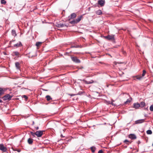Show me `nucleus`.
<instances>
[{
    "mask_svg": "<svg viewBox=\"0 0 153 153\" xmlns=\"http://www.w3.org/2000/svg\"><path fill=\"white\" fill-rule=\"evenodd\" d=\"M150 110L151 111H153V104L150 106Z\"/></svg>",
    "mask_w": 153,
    "mask_h": 153,
    "instance_id": "bb28decb",
    "label": "nucleus"
},
{
    "mask_svg": "<svg viewBox=\"0 0 153 153\" xmlns=\"http://www.w3.org/2000/svg\"><path fill=\"white\" fill-rule=\"evenodd\" d=\"M92 83V82H87V83L88 84H90V83Z\"/></svg>",
    "mask_w": 153,
    "mask_h": 153,
    "instance_id": "473e14b6",
    "label": "nucleus"
},
{
    "mask_svg": "<svg viewBox=\"0 0 153 153\" xmlns=\"http://www.w3.org/2000/svg\"><path fill=\"white\" fill-rule=\"evenodd\" d=\"M98 3L101 6H103L105 4V0H99L98 1Z\"/></svg>",
    "mask_w": 153,
    "mask_h": 153,
    "instance_id": "6e6552de",
    "label": "nucleus"
},
{
    "mask_svg": "<svg viewBox=\"0 0 153 153\" xmlns=\"http://www.w3.org/2000/svg\"><path fill=\"white\" fill-rule=\"evenodd\" d=\"M14 53L16 56H17L19 54V53L18 52L15 51L13 52Z\"/></svg>",
    "mask_w": 153,
    "mask_h": 153,
    "instance_id": "c85d7f7f",
    "label": "nucleus"
},
{
    "mask_svg": "<svg viewBox=\"0 0 153 153\" xmlns=\"http://www.w3.org/2000/svg\"><path fill=\"white\" fill-rule=\"evenodd\" d=\"M56 26L57 27H68V25H67L66 24H57L56 25Z\"/></svg>",
    "mask_w": 153,
    "mask_h": 153,
    "instance_id": "39448f33",
    "label": "nucleus"
},
{
    "mask_svg": "<svg viewBox=\"0 0 153 153\" xmlns=\"http://www.w3.org/2000/svg\"><path fill=\"white\" fill-rule=\"evenodd\" d=\"M12 97V96H10L9 94H7L4 96L2 98L4 101L10 100Z\"/></svg>",
    "mask_w": 153,
    "mask_h": 153,
    "instance_id": "f03ea898",
    "label": "nucleus"
},
{
    "mask_svg": "<svg viewBox=\"0 0 153 153\" xmlns=\"http://www.w3.org/2000/svg\"><path fill=\"white\" fill-rule=\"evenodd\" d=\"M146 71L145 70H143V73L142 74V76L143 77V76H144L145 74H146Z\"/></svg>",
    "mask_w": 153,
    "mask_h": 153,
    "instance_id": "a878e982",
    "label": "nucleus"
},
{
    "mask_svg": "<svg viewBox=\"0 0 153 153\" xmlns=\"http://www.w3.org/2000/svg\"><path fill=\"white\" fill-rule=\"evenodd\" d=\"M2 102V101L1 100V99H0V102Z\"/></svg>",
    "mask_w": 153,
    "mask_h": 153,
    "instance_id": "c9c22d12",
    "label": "nucleus"
},
{
    "mask_svg": "<svg viewBox=\"0 0 153 153\" xmlns=\"http://www.w3.org/2000/svg\"><path fill=\"white\" fill-rule=\"evenodd\" d=\"M111 104H112V105H113V104L112 102H111Z\"/></svg>",
    "mask_w": 153,
    "mask_h": 153,
    "instance_id": "ea45409f",
    "label": "nucleus"
},
{
    "mask_svg": "<svg viewBox=\"0 0 153 153\" xmlns=\"http://www.w3.org/2000/svg\"><path fill=\"white\" fill-rule=\"evenodd\" d=\"M73 95V94H72V95H71V96H73V95Z\"/></svg>",
    "mask_w": 153,
    "mask_h": 153,
    "instance_id": "58836bf2",
    "label": "nucleus"
},
{
    "mask_svg": "<svg viewBox=\"0 0 153 153\" xmlns=\"http://www.w3.org/2000/svg\"><path fill=\"white\" fill-rule=\"evenodd\" d=\"M5 91L4 88H0V97L4 93Z\"/></svg>",
    "mask_w": 153,
    "mask_h": 153,
    "instance_id": "9d476101",
    "label": "nucleus"
},
{
    "mask_svg": "<svg viewBox=\"0 0 153 153\" xmlns=\"http://www.w3.org/2000/svg\"><path fill=\"white\" fill-rule=\"evenodd\" d=\"M28 143L30 144H32L33 142V140L31 138H29L28 139Z\"/></svg>",
    "mask_w": 153,
    "mask_h": 153,
    "instance_id": "dca6fc26",
    "label": "nucleus"
},
{
    "mask_svg": "<svg viewBox=\"0 0 153 153\" xmlns=\"http://www.w3.org/2000/svg\"><path fill=\"white\" fill-rule=\"evenodd\" d=\"M12 35L13 36H16V32L14 30H12Z\"/></svg>",
    "mask_w": 153,
    "mask_h": 153,
    "instance_id": "6ab92c4d",
    "label": "nucleus"
},
{
    "mask_svg": "<svg viewBox=\"0 0 153 153\" xmlns=\"http://www.w3.org/2000/svg\"><path fill=\"white\" fill-rule=\"evenodd\" d=\"M46 98H47V100L48 101H49L51 100H52V98L49 95H47L46 96Z\"/></svg>",
    "mask_w": 153,
    "mask_h": 153,
    "instance_id": "412c9836",
    "label": "nucleus"
},
{
    "mask_svg": "<svg viewBox=\"0 0 153 153\" xmlns=\"http://www.w3.org/2000/svg\"><path fill=\"white\" fill-rule=\"evenodd\" d=\"M42 44V42H37L36 43V45L37 47H39Z\"/></svg>",
    "mask_w": 153,
    "mask_h": 153,
    "instance_id": "5701e85b",
    "label": "nucleus"
},
{
    "mask_svg": "<svg viewBox=\"0 0 153 153\" xmlns=\"http://www.w3.org/2000/svg\"><path fill=\"white\" fill-rule=\"evenodd\" d=\"M128 142V140H125L124 141V142H125H125Z\"/></svg>",
    "mask_w": 153,
    "mask_h": 153,
    "instance_id": "72a5a7b5",
    "label": "nucleus"
},
{
    "mask_svg": "<svg viewBox=\"0 0 153 153\" xmlns=\"http://www.w3.org/2000/svg\"><path fill=\"white\" fill-rule=\"evenodd\" d=\"M133 106L134 108H135L136 109L140 107V104L138 103H134Z\"/></svg>",
    "mask_w": 153,
    "mask_h": 153,
    "instance_id": "1a4fd4ad",
    "label": "nucleus"
},
{
    "mask_svg": "<svg viewBox=\"0 0 153 153\" xmlns=\"http://www.w3.org/2000/svg\"><path fill=\"white\" fill-rule=\"evenodd\" d=\"M91 148L92 152H94L95 151V148L94 147H91Z\"/></svg>",
    "mask_w": 153,
    "mask_h": 153,
    "instance_id": "cd10ccee",
    "label": "nucleus"
},
{
    "mask_svg": "<svg viewBox=\"0 0 153 153\" xmlns=\"http://www.w3.org/2000/svg\"><path fill=\"white\" fill-rule=\"evenodd\" d=\"M129 137L132 139H135L136 138V137L135 135L132 134L129 135Z\"/></svg>",
    "mask_w": 153,
    "mask_h": 153,
    "instance_id": "f8f14e48",
    "label": "nucleus"
},
{
    "mask_svg": "<svg viewBox=\"0 0 153 153\" xmlns=\"http://www.w3.org/2000/svg\"><path fill=\"white\" fill-rule=\"evenodd\" d=\"M71 58V59L74 62L77 63L80 62V60L78 59L76 57H72Z\"/></svg>",
    "mask_w": 153,
    "mask_h": 153,
    "instance_id": "423d86ee",
    "label": "nucleus"
},
{
    "mask_svg": "<svg viewBox=\"0 0 153 153\" xmlns=\"http://www.w3.org/2000/svg\"><path fill=\"white\" fill-rule=\"evenodd\" d=\"M30 133L31 134V135L33 136V137H35V135H35V133H34L32 132H30Z\"/></svg>",
    "mask_w": 153,
    "mask_h": 153,
    "instance_id": "c756f323",
    "label": "nucleus"
},
{
    "mask_svg": "<svg viewBox=\"0 0 153 153\" xmlns=\"http://www.w3.org/2000/svg\"><path fill=\"white\" fill-rule=\"evenodd\" d=\"M136 79L138 80L141 79L142 78V77H143L142 76H141V75L137 76H136Z\"/></svg>",
    "mask_w": 153,
    "mask_h": 153,
    "instance_id": "4be33fe9",
    "label": "nucleus"
},
{
    "mask_svg": "<svg viewBox=\"0 0 153 153\" xmlns=\"http://www.w3.org/2000/svg\"><path fill=\"white\" fill-rule=\"evenodd\" d=\"M22 97L23 98H25V99H27V97L25 95H24L22 96Z\"/></svg>",
    "mask_w": 153,
    "mask_h": 153,
    "instance_id": "7c9ffc66",
    "label": "nucleus"
},
{
    "mask_svg": "<svg viewBox=\"0 0 153 153\" xmlns=\"http://www.w3.org/2000/svg\"><path fill=\"white\" fill-rule=\"evenodd\" d=\"M103 152L102 150H100L99 151L98 153H102Z\"/></svg>",
    "mask_w": 153,
    "mask_h": 153,
    "instance_id": "2f4dec72",
    "label": "nucleus"
},
{
    "mask_svg": "<svg viewBox=\"0 0 153 153\" xmlns=\"http://www.w3.org/2000/svg\"><path fill=\"white\" fill-rule=\"evenodd\" d=\"M43 131H37L35 132V135L37 136V137H41L43 134Z\"/></svg>",
    "mask_w": 153,
    "mask_h": 153,
    "instance_id": "20e7f679",
    "label": "nucleus"
},
{
    "mask_svg": "<svg viewBox=\"0 0 153 153\" xmlns=\"http://www.w3.org/2000/svg\"><path fill=\"white\" fill-rule=\"evenodd\" d=\"M71 47V48H74V47H76L74 46H73Z\"/></svg>",
    "mask_w": 153,
    "mask_h": 153,
    "instance_id": "4c0bfd02",
    "label": "nucleus"
},
{
    "mask_svg": "<svg viewBox=\"0 0 153 153\" xmlns=\"http://www.w3.org/2000/svg\"><path fill=\"white\" fill-rule=\"evenodd\" d=\"M11 41L10 42V43H11Z\"/></svg>",
    "mask_w": 153,
    "mask_h": 153,
    "instance_id": "a19ab883",
    "label": "nucleus"
},
{
    "mask_svg": "<svg viewBox=\"0 0 153 153\" xmlns=\"http://www.w3.org/2000/svg\"><path fill=\"white\" fill-rule=\"evenodd\" d=\"M0 150L3 152H4L7 151V149L2 144H0Z\"/></svg>",
    "mask_w": 153,
    "mask_h": 153,
    "instance_id": "7ed1b4c3",
    "label": "nucleus"
},
{
    "mask_svg": "<svg viewBox=\"0 0 153 153\" xmlns=\"http://www.w3.org/2000/svg\"><path fill=\"white\" fill-rule=\"evenodd\" d=\"M82 17V16H80L78 17V18L76 19H75L73 21H70V23L72 24H76L79 22L81 20Z\"/></svg>",
    "mask_w": 153,
    "mask_h": 153,
    "instance_id": "f257e3e1",
    "label": "nucleus"
},
{
    "mask_svg": "<svg viewBox=\"0 0 153 153\" xmlns=\"http://www.w3.org/2000/svg\"><path fill=\"white\" fill-rule=\"evenodd\" d=\"M132 100L131 98L130 97L129 99H128L125 102V104H127L128 103L130 102Z\"/></svg>",
    "mask_w": 153,
    "mask_h": 153,
    "instance_id": "f3484780",
    "label": "nucleus"
},
{
    "mask_svg": "<svg viewBox=\"0 0 153 153\" xmlns=\"http://www.w3.org/2000/svg\"><path fill=\"white\" fill-rule=\"evenodd\" d=\"M96 13L98 15H100L102 14V12L100 10H99L96 12Z\"/></svg>",
    "mask_w": 153,
    "mask_h": 153,
    "instance_id": "aec40b11",
    "label": "nucleus"
},
{
    "mask_svg": "<svg viewBox=\"0 0 153 153\" xmlns=\"http://www.w3.org/2000/svg\"><path fill=\"white\" fill-rule=\"evenodd\" d=\"M144 122V120L143 119H141L137 120L135 121L136 124L141 123H143Z\"/></svg>",
    "mask_w": 153,
    "mask_h": 153,
    "instance_id": "ddd939ff",
    "label": "nucleus"
},
{
    "mask_svg": "<svg viewBox=\"0 0 153 153\" xmlns=\"http://www.w3.org/2000/svg\"><path fill=\"white\" fill-rule=\"evenodd\" d=\"M145 105V103L144 102H141L140 104V107L142 108L144 107Z\"/></svg>",
    "mask_w": 153,
    "mask_h": 153,
    "instance_id": "a211bd4d",
    "label": "nucleus"
},
{
    "mask_svg": "<svg viewBox=\"0 0 153 153\" xmlns=\"http://www.w3.org/2000/svg\"><path fill=\"white\" fill-rule=\"evenodd\" d=\"M36 130H38L39 129V127H37L36 128Z\"/></svg>",
    "mask_w": 153,
    "mask_h": 153,
    "instance_id": "f704fd0d",
    "label": "nucleus"
},
{
    "mask_svg": "<svg viewBox=\"0 0 153 153\" xmlns=\"http://www.w3.org/2000/svg\"><path fill=\"white\" fill-rule=\"evenodd\" d=\"M114 35H108L107 36H105V37L109 40L114 39Z\"/></svg>",
    "mask_w": 153,
    "mask_h": 153,
    "instance_id": "0eeeda50",
    "label": "nucleus"
},
{
    "mask_svg": "<svg viewBox=\"0 0 153 153\" xmlns=\"http://www.w3.org/2000/svg\"><path fill=\"white\" fill-rule=\"evenodd\" d=\"M22 45V44L20 42H19L18 43H17V44L14 45V47H19L20 46Z\"/></svg>",
    "mask_w": 153,
    "mask_h": 153,
    "instance_id": "4468645a",
    "label": "nucleus"
},
{
    "mask_svg": "<svg viewBox=\"0 0 153 153\" xmlns=\"http://www.w3.org/2000/svg\"><path fill=\"white\" fill-rule=\"evenodd\" d=\"M1 2L2 4H5L6 2L5 0H1Z\"/></svg>",
    "mask_w": 153,
    "mask_h": 153,
    "instance_id": "393cba45",
    "label": "nucleus"
},
{
    "mask_svg": "<svg viewBox=\"0 0 153 153\" xmlns=\"http://www.w3.org/2000/svg\"><path fill=\"white\" fill-rule=\"evenodd\" d=\"M76 16V15L75 13H72L70 17H69V20H70L71 19H74L75 18Z\"/></svg>",
    "mask_w": 153,
    "mask_h": 153,
    "instance_id": "9b49d317",
    "label": "nucleus"
},
{
    "mask_svg": "<svg viewBox=\"0 0 153 153\" xmlns=\"http://www.w3.org/2000/svg\"><path fill=\"white\" fill-rule=\"evenodd\" d=\"M17 151H18V152H20V150H17Z\"/></svg>",
    "mask_w": 153,
    "mask_h": 153,
    "instance_id": "e433bc0d",
    "label": "nucleus"
},
{
    "mask_svg": "<svg viewBox=\"0 0 153 153\" xmlns=\"http://www.w3.org/2000/svg\"><path fill=\"white\" fill-rule=\"evenodd\" d=\"M146 133L147 134H152V132L151 130H149L146 131Z\"/></svg>",
    "mask_w": 153,
    "mask_h": 153,
    "instance_id": "b1692460",
    "label": "nucleus"
},
{
    "mask_svg": "<svg viewBox=\"0 0 153 153\" xmlns=\"http://www.w3.org/2000/svg\"><path fill=\"white\" fill-rule=\"evenodd\" d=\"M17 69H19L20 68V64L18 62H16L15 63Z\"/></svg>",
    "mask_w": 153,
    "mask_h": 153,
    "instance_id": "2eb2a0df",
    "label": "nucleus"
}]
</instances>
